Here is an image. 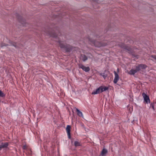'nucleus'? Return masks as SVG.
<instances>
[{
	"mask_svg": "<svg viewBox=\"0 0 156 156\" xmlns=\"http://www.w3.org/2000/svg\"><path fill=\"white\" fill-rule=\"evenodd\" d=\"M147 67L146 65L144 64H140L136 67V69H132L129 72V74L130 75H134L136 73L139 71L141 69H145Z\"/></svg>",
	"mask_w": 156,
	"mask_h": 156,
	"instance_id": "1",
	"label": "nucleus"
},
{
	"mask_svg": "<svg viewBox=\"0 0 156 156\" xmlns=\"http://www.w3.org/2000/svg\"><path fill=\"white\" fill-rule=\"evenodd\" d=\"M108 89V87L105 86H101L98 88L94 90L92 93V94H96L106 91Z\"/></svg>",
	"mask_w": 156,
	"mask_h": 156,
	"instance_id": "2",
	"label": "nucleus"
},
{
	"mask_svg": "<svg viewBox=\"0 0 156 156\" xmlns=\"http://www.w3.org/2000/svg\"><path fill=\"white\" fill-rule=\"evenodd\" d=\"M59 46L60 48L66 51H69L70 49V46L69 45L66 44H64V42L59 40L58 41Z\"/></svg>",
	"mask_w": 156,
	"mask_h": 156,
	"instance_id": "3",
	"label": "nucleus"
},
{
	"mask_svg": "<svg viewBox=\"0 0 156 156\" xmlns=\"http://www.w3.org/2000/svg\"><path fill=\"white\" fill-rule=\"evenodd\" d=\"M88 42L89 43L92 45H94L96 47H100L103 45L100 42L97 41L93 40L91 38H89L88 39Z\"/></svg>",
	"mask_w": 156,
	"mask_h": 156,
	"instance_id": "4",
	"label": "nucleus"
},
{
	"mask_svg": "<svg viewBox=\"0 0 156 156\" xmlns=\"http://www.w3.org/2000/svg\"><path fill=\"white\" fill-rule=\"evenodd\" d=\"M142 96H143L144 101L147 103H150V100L149 99V96H148L147 95L144 93H142Z\"/></svg>",
	"mask_w": 156,
	"mask_h": 156,
	"instance_id": "5",
	"label": "nucleus"
},
{
	"mask_svg": "<svg viewBox=\"0 0 156 156\" xmlns=\"http://www.w3.org/2000/svg\"><path fill=\"white\" fill-rule=\"evenodd\" d=\"M79 68L82 69L83 70L86 72H88L89 71L90 69L89 67H86L81 64L79 65Z\"/></svg>",
	"mask_w": 156,
	"mask_h": 156,
	"instance_id": "6",
	"label": "nucleus"
},
{
	"mask_svg": "<svg viewBox=\"0 0 156 156\" xmlns=\"http://www.w3.org/2000/svg\"><path fill=\"white\" fill-rule=\"evenodd\" d=\"M114 73L115 75V77L113 82L115 83H116L119 79V76L118 73L116 71H114Z\"/></svg>",
	"mask_w": 156,
	"mask_h": 156,
	"instance_id": "7",
	"label": "nucleus"
},
{
	"mask_svg": "<svg viewBox=\"0 0 156 156\" xmlns=\"http://www.w3.org/2000/svg\"><path fill=\"white\" fill-rule=\"evenodd\" d=\"M70 128L71 127L69 125H68L66 128V130L69 138H71L70 134Z\"/></svg>",
	"mask_w": 156,
	"mask_h": 156,
	"instance_id": "8",
	"label": "nucleus"
},
{
	"mask_svg": "<svg viewBox=\"0 0 156 156\" xmlns=\"http://www.w3.org/2000/svg\"><path fill=\"white\" fill-rule=\"evenodd\" d=\"M0 145L2 149L7 147L8 146V144L7 143H2Z\"/></svg>",
	"mask_w": 156,
	"mask_h": 156,
	"instance_id": "9",
	"label": "nucleus"
},
{
	"mask_svg": "<svg viewBox=\"0 0 156 156\" xmlns=\"http://www.w3.org/2000/svg\"><path fill=\"white\" fill-rule=\"evenodd\" d=\"M76 111L77 112V114L78 115L82 117H83V114H82V113L77 108L76 109Z\"/></svg>",
	"mask_w": 156,
	"mask_h": 156,
	"instance_id": "10",
	"label": "nucleus"
},
{
	"mask_svg": "<svg viewBox=\"0 0 156 156\" xmlns=\"http://www.w3.org/2000/svg\"><path fill=\"white\" fill-rule=\"evenodd\" d=\"M107 152V151L105 149H103L101 152V155L102 156H105Z\"/></svg>",
	"mask_w": 156,
	"mask_h": 156,
	"instance_id": "11",
	"label": "nucleus"
},
{
	"mask_svg": "<svg viewBox=\"0 0 156 156\" xmlns=\"http://www.w3.org/2000/svg\"><path fill=\"white\" fill-rule=\"evenodd\" d=\"M81 59L83 61H86L87 59V57L84 55H82L80 57Z\"/></svg>",
	"mask_w": 156,
	"mask_h": 156,
	"instance_id": "12",
	"label": "nucleus"
},
{
	"mask_svg": "<svg viewBox=\"0 0 156 156\" xmlns=\"http://www.w3.org/2000/svg\"><path fill=\"white\" fill-rule=\"evenodd\" d=\"M74 145L75 147H77L80 145V143L77 141H75L74 142Z\"/></svg>",
	"mask_w": 156,
	"mask_h": 156,
	"instance_id": "13",
	"label": "nucleus"
},
{
	"mask_svg": "<svg viewBox=\"0 0 156 156\" xmlns=\"http://www.w3.org/2000/svg\"><path fill=\"white\" fill-rule=\"evenodd\" d=\"M5 96L4 94L2 92V91L0 90V96L3 97Z\"/></svg>",
	"mask_w": 156,
	"mask_h": 156,
	"instance_id": "14",
	"label": "nucleus"
},
{
	"mask_svg": "<svg viewBox=\"0 0 156 156\" xmlns=\"http://www.w3.org/2000/svg\"><path fill=\"white\" fill-rule=\"evenodd\" d=\"M151 106L152 108L153 109V110H154V105L153 104H151Z\"/></svg>",
	"mask_w": 156,
	"mask_h": 156,
	"instance_id": "15",
	"label": "nucleus"
},
{
	"mask_svg": "<svg viewBox=\"0 0 156 156\" xmlns=\"http://www.w3.org/2000/svg\"><path fill=\"white\" fill-rule=\"evenodd\" d=\"M101 75L103 76V77L104 79H105L107 76L106 75H105L104 74H101Z\"/></svg>",
	"mask_w": 156,
	"mask_h": 156,
	"instance_id": "16",
	"label": "nucleus"
},
{
	"mask_svg": "<svg viewBox=\"0 0 156 156\" xmlns=\"http://www.w3.org/2000/svg\"><path fill=\"white\" fill-rule=\"evenodd\" d=\"M151 57L153 59L156 60V56H151Z\"/></svg>",
	"mask_w": 156,
	"mask_h": 156,
	"instance_id": "17",
	"label": "nucleus"
},
{
	"mask_svg": "<svg viewBox=\"0 0 156 156\" xmlns=\"http://www.w3.org/2000/svg\"><path fill=\"white\" fill-rule=\"evenodd\" d=\"M26 148V146H25V145H24L23 147V149H25Z\"/></svg>",
	"mask_w": 156,
	"mask_h": 156,
	"instance_id": "18",
	"label": "nucleus"
},
{
	"mask_svg": "<svg viewBox=\"0 0 156 156\" xmlns=\"http://www.w3.org/2000/svg\"><path fill=\"white\" fill-rule=\"evenodd\" d=\"M5 45H6V44H5V45H3L2 44H1V47H3V46H5Z\"/></svg>",
	"mask_w": 156,
	"mask_h": 156,
	"instance_id": "19",
	"label": "nucleus"
},
{
	"mask_svg": "<svg viewBox=\"0 0 156 156\" xmlns=\"http://www.w3.org/2000/svg\"><path fill=\"white\" fill-rule=\"evenodd\" d=\"M2 148H1V145H0V150H1L2 149Z\"/></svg>",
	"mask_w": 156,
	"mask_h": 156,
	"instance_id": "20",
	"label": "nucleus"
},
{
	"mask_svg": "<svg viewBox=\"0 0 156 156\" xmlns=\"http://www.w3.org/2000/svg\"><path fill=\"white\" fill-rule=\"evenodd\" d=\"M117 71L118 72H119V69H117Z\"/></svg>",
	"mask_w": 156,
	"mask_h": 156,
	"instance_id": "21",
	"label": "nucleus"
}]
</instances>
